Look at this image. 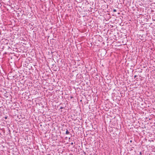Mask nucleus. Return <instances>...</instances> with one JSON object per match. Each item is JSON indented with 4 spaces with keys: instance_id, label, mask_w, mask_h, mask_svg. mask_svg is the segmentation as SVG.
<instances>
[{
    "instance_id": "nucleus-1",
    "label": "nucleus",
    "mask_w": 155,
    "mask_h": 155,
    "mask_svg": "<svg viewBox=\"0 0 155 155\" xmlns=\"http://www.w3.org/2000/svg\"><path fill=\"white\" fill-rule=\"evenodd\" d=\"M70 133V132L68 131V130H66V134H69Z\"/></svg>"
},
{
    "instance_id": "nucleus-2",
    "label": "nucleus",
    "mask_w": 155,
    "mask_h": 155,
    "mask_svg": "<svg viewBox=\"0 0 155 155\" xmlns=\"http://www.w3.org/2000/svg\"><path fill=\"white\" fill-rule=\"evenodd\" d=\"M64 108V107H60V109L61 110V109H63Z\"/></svg>"
},
{
    "instance_id": "nucleus-3",
    "label": "nucleus",
    "mask_w": 155,
    "mask_h": 155,
    "mask_svg": "<svg viewBox=\"0 0 155 155\" xmlns=\"http://www.w3.org/2000/svg\"><path fill=\"white\" fill-rule=\"evenodd\" d=\"M116 11H116V10L115 9H113V12H116Z\"/></svg>"
},
{
    "instance_id": "nucleus-4",
    "label": "nucleus",
    "mask_w": 155,
    "mask_h": 155,
    "mask_svg": "<svg viewBox=\"0 0 155 155\" xmlns=\"http://www.w3.org/2000/svg\"><path fill=\"white\" fill-rule=\"evenodd\" d=\"M74 144V143L73 142H71V145H73Z\"/></svg>"
},
{
    "instance_id": "nucleus-5",
    "label": "nucleus",
    "mask_w": 155,
    "mask_h": 155,
    "mask_svg": "<svg viewBox=\"0 0 155 155\" xmlns=\"http://www.w3.org/2000/svg\"><path fill=\"white\" fill-rule=\"evenodd\" d=\"M137 75H135V76H134V78H136V77H137Z\"/></svg>"
},
{
    "instance_id": "nucleus-6",
    "label": "nucleus",
    "mask_w": 155,
    "mask_h": 155,
    "mask_svg": "<svg viewBox=\"0 0 155 155\" xmlns=\"http://www.w3.org/2000/svg\"><path fill=\"white\" fill-rule=\"evenodd\" d=\"M130 142H132V140H130Z\"/></svg>"
},
{
    "instance_id": "nucleus-7",
    "label": "nucleus",
    "mask_w": 155,
    "mask_h": 155,
    "mask_svg": "<svg viewBox=\"0 0 155 155\" xmlns=\"http://www.w3.org/2000/svg\"><path fill=\"white\" fill-rule=\"evenodd\" d=\"M73 98L72 97H71V98Z\"/></svg>"
},
{
    "instance_id": "nucleus-8",
    "label": "nucleus",
    "mask_w": 155,
    "mask_h": 155,
    "mask_svg": "<svg viewBox=\"0 0 155 155\" xmlns=\"http://www.w3.org/2000/svg\"><path fill=\"white\" fill-rule=\"evenodd\" d=\"M71 134V136H72V134Z\"/></svg>"
},
{
    "instance_id": "nucleus-9",
    "label": "nucleus",
    "mask_w": 155,
    "mask_h": 155,
    "mask_svg": "<svg viewBox=\"0 0 155 155\" xmlns=\"http://www.w3.org/2000/svg\"><path fill=\"white\" fill-rule=\"evenodd\" d=\"M6 118H7L6 117H5V119H6Z\"/></svg>"
}]
</instances>
